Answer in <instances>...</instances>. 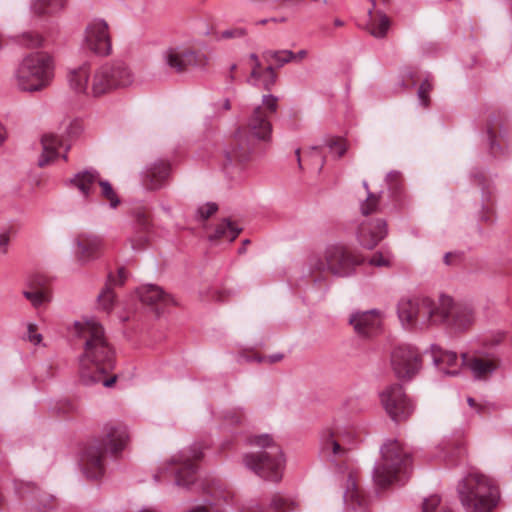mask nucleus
<instances>
[{
    "mask_svg": "<svg viewBox=\"0 0 512 512\" xmlns=\"http://www.w3.org/2000/svg\"><path fill=\"white\" fill-rule=\"evenodd\" d=\"M462 364L466 366L475 379L485 380L490 377L499 367V362L494 357L469 356L466 353L461 355Z\"/></svg>",
    "mask_w": 512,
    "mask_h": 512,
    "instance_id": "nucleus-21",
    "label": "nucleus"
},
{
    "mask_svg": "<svg viewBox=\"0 0 512 512\" xmlns=\"http://www.w3.org/2000/svg\"><path fill=\"white\" fill-rule=\"evenodd\" d=\"M256 141V139L247 134L245 129H240L225 150V156L228 162L243 163L248 161L254 151Z\"/></svg>",
    "mask_w": 512,
    "mask_h": 512,
    "instance_id": "nucleus-18",
    "label": "nucleus"
},
{
    "mask_svg": "<svg viewBox=\"0 0 512 512\" xmlns=\"http://www.w3.org/2000/svg\"><path fill=\"white\" fill-rule=\"evenodd\" d=\"M66 0H35L31 9L38 15L51 13L64 7Z\"/></svg>",
    "mask_w": 512,
    "mask_h": 512,
    "instance_id": "nucleus-31",
    "label": "nucleus"
},
{
    "mask_svg": "<svg viewBox=\"0 0 512 512\" xmlns=\"http://www.w3.org/2000/svg\"><path fill=\"white\" fill-rule=\"evenodd\" d=\"M163 60L169 68L177 73H185L192 68H203L208 63V59L204 54L181 47L165 50L163 52Z\"/></svg>",
    "mask_w": 512,
    "mask_h": 512,
    "instance_id": "nucleus-16",
    "label": "nucleus"
},
{
    "mask_svg": "<svg viewBox=\"0 0 512 512\" xmlns=\"http://www.w3.org/2000/svg\"><path fill=\"white\" fill-rule=\"evenodd\" d=\"M102 441L87 445L80 457V466L89 479L100 478L105 471V452L116 455L124 450L129 441L127 427L120 423H108L104 427Z\"/></svg>",
    "mask_w": 512,
    "mask_h": 512,
    "instance_id": "nucleus-3",
    "label": "nucleus"
},
{
    "mask_svg": "<svg viewBox=\"0 0 512 512\" xmlns=\"http://www.w3.org/2000/svg\"><path fill=\"white\" fill-rule=\"evenodd\" d=\"M398 178H399V173L395 172V171L388 173L386 176V179L389 183H392L393 181H397Z\"/></svg>",
    "mask_w": 512,
    "mask_h": 512,
    "instance_id": "nucleus-57",
    "label": "nucleus"
},
{
    "mask_svg": "<svg viewBox=\"0 0 512 512\" xmlns=\"http://www.w3.org/2000/svg\"><path fill=\"white\" fill-rule=\"evenodd\" d=\"M53 78V63L48 54L34 53L26 56L16 71L19 89L33 92L49 85Z\"/></svg>",
    "mask_w": 512,
    "mask_h": 512,
    "instance_id": "nucleus-8",
    "label": "nucleus"
},
{
    "mask_svg": "<svg viewBox=\"0 0 512 512\" xmlns=\"http://www.w3.org/2000/svg\"><path fill=\"white\" fill-rule=\"evenodd\" d=\"M263 73V76L265 75H270V76H277L275 70H274V67L272 65H268L264 71L262 72Z\"/></svg>",
    "mask_w": 512,
    "mask_h": 512,
    "instance_id": "nucleus-58",
    "label": "nucleus"
},
{
    "mask_svg": "<svg viewBox=\"0 0 512 512\" xmlns=\"http://www.w3.org/2000/svg\"><path fill=\"white\" fill-rule=\"evenodd\" d=\"M202 449L200 444H193L189 449L174 455L160 466L159 471L154 475L155 482L161 480L162 474L171 472L175 475L177 486L189 487L196 479L197 467L194 462L202 458Z\"/></svg>",
    "mask_w": 512,
    "mask_h": 512,
    "instance_id": "nucleus-10",
    "label": "nucleus"
},
{
    "mask_svg": "<svg viewBox=\"0 0 512 512\" xmlns=\"http://www.w3.org/2000/svg\"><path fill=\"white\" fill-rule=\"evenodd\" d=\"M9 241L10 237L7 232L0 233V254H5L7 252Z\"/></svg>",
    "mask_w": 512,
    "mask_h": 512,
    "instance_id": "nucleus-52",
    "label": "nucleus"
},
{
    "mask_svg": "<svg viewBox=\"0 0 512 512\" xmlns=\"http://www.w3.org/2000/svg\"><path fill=\"white\" fill-rule=\"evenodd\" d=\"M170 174V164L157 160L145 167L141 173L142 186L149 191L163 188Z\"/></svg>",
    "mask_w": 512,
    "mask_h": 512,
    "instance_id": "nucleus-19",
    "label": "nucleus"
},
{
    "mask_svg": "<svg viewBox=\"0 0 512 512\" xmlns=\"http://www.w3.org/2000/svg\"><path fill=\"white\" fill-rule=\"evenodd\" d=\"M218 209L215 203H206L198 208V214L201 219L206 220L212 216Z\"/></svg>",
    "mask_w": 512,
    "mask_h": 512,
    "instance_id": "nucleus-46",
    "label": "nucleus"
},
{
    "mask_svg": "<svg viewBox=\"0 0 512 512\" xmlns=\"http://www.w3.org/2000/svg\"><path fill=\"white\" fill-rule=\"evenodd\" d=\"M276 80H277V76L265 75V76H262L261 82L263 84L264 89L269 91L275 85Z\"/></svg>",
    "mask_w": 512,
    "mask_h": 512,
    "instance_id": "nucleus-51",
    "label": "nucleus"
},
{
    "mask_svg": "<svg viewBox=\"0 0 512 512\" xmlns=\"http://www.w3.org/2000/svg\"><path fill=\"white\" fill-rule=\"evenodd\" d=\"M452 307V298L441 296L436 303L427 297L401 299L398 303V317L406 329H423L445 322Z\"/></svg>",
    "mask_w": 512,
    "mask_h": 512,
    "instance_id": "nucleus-4",
    "label": "nucleus"
},
{
    "mask_svg": "<svg viewBox=\"0 0 512 512\" xmlns=\"http://www.w3.org/2000/svg\"><path fill=\"white\" fill-rule=\"evenodd\" d=\"M462 257V253L460 252H447L444 255V263L446 265H454L456 264Z\"/></svg>",
    "mask_w": 512,
    "mask_h": 512,
    "instance_id": "nucleus-49",
    "label": "nucleus"
},
{
    "mask_svg": "<svg viewBox=\"0 0 512 512\" xmlns=\"http://www.w3.org/2000/svg\"><path fill=\"white\" fill-rule=\"evenodd\" d=\"M243 417H244L243 412L241 410H239V415L236 416L235 419H234V417H232L231 422L232 423H240L242 421Z\"/></svg>",
    "mask_w": 512,
    "mask_h": 512,
    "instance_id": "nucleus-60",
    "label": "nucleus"
},
{
    "mask_svg": "<svg viewBox=\"0 0 512 512\" xmlns=\"http://www.w3.org/2000/svg\"><path fill=\"white\" fill-rule=\"evenodd\" d=\"M74 243L76 246L75 257L81 264L97 259L103 248V239L93 233H79L75 237Z\"/></svg>",
    "mask_w": 512,
    "mask_h": 512,
    "instance_id": "nucleus-17",
    "label": "nucleus"
},
{
    "mask_svg": "<svg viewBox=\"0 0 512 512\" xmlns=\"http://www.w3.org/2000/svg\"><path fill=\"white\" fill-rule=\"evenodd\" d=\"M28 339L30 342L34 344H38L42 340L41 334H37L35 331V326L32 324L28 325Z\"/></svg>",
    "mask_w": 512,
    "mask_h": 512,
    "instance_id": "nucleus-50",
    "label": "nucleus"
},
{
    "mask_svg": "<svg viewBox=\"0 0 512 512\" xmlns=\"http://www.w3.org/2000/svg\"><path fill=\"white\" fill-rule=\"evenodd\" d=\"M460 502L467 512H491L497 504L498 490L486 475L471 472L457 486Z\"/></svg>",
    "mask_w": 512,
    "mask_h": 512,
    "instance_id": "nucleus-6",
    "label": "nucleus"
},
{
    "mask_svg": "<svg viewBox=\"0 0 512 512\" xmlns=\"http://www.w3.org/2000/svg\"><path fill=\"white\" fill-rule=\"evenodd\" d=\"M249 443L260 447L262 450L245 454L243 457L244 465L259 477L278 482L282 477L285 463L281 447L274 443L268 434L253 436L249 439Z\"/></svg>",
    "mask_w": 512,
    "mask_h": 512,
    "instance_id": "nucleus-5",
    "label": "nucleus"
},
{
    "mask_svg": "<svg viewBox=\"0 0 512 512\" xmlns=\"http://www.w3.org/2000/svg\"><path fill=\"white\" fill-rule=\"evenodd\" d=\"M362 262L363 259L349 248L335 244L326 248L323 258H313L310 267L313 271H327L337 277H348Z\"/></svg>",
    "mask_w": 512,
    "mask_h": 512,
    "instance_id": "nucleus-9",
    "label": "nucleus"
},
{
    "mask_svg": "<svg viewBox=\"0 0 512 512\" xmlns=\"http://www.w3.org/2000/svg\"><path fill=\"white\" fill-rule=\"evenodd\" d=\"M57 506V499L55 496L48 493H41L37 500L36 508L40 512H46L54 509Z\"/></svg>",
    "mask_w": 512,
    "mask_h": 512,
    "instance_id": "nucleus-39",
    "label": "nucleus"
},
{
    "mask_svg": "<svg viewBox=\"0 0 512 512\" xmlns=\"http://www.w3.org/2000/svg\"><path fill=\"white\" fill-rule=\"evenodd\" d=\"M465 452L464 445L462 443H458L455 445L452 451L447 452V456L449 457H460Z\"/></svg>",
    "mask_w": 512,
    "mask_h": 512,
    "instance_id": "nucleus-54",
    "label": "nucleus"
},
{
    "mask_svg": "<svg viewBox=\"0 0 512 512\" xmlns=\"http://www.w3.org/2000/svg\"><path fill=\"white\" fill-rule=\"evenodd\" d=\"M134 73L122 60L108 61L93 71L89 63L71 69L68 82L72 90L92 97H101L134 83Z\"/></svg>",
    "mask_w": 512,
    "mask_h": 512,
    "instance_id": "nucleus-2",
    "label": "nucleus"
},
{
    "mask_svg": "<svg viewBox=\"0 0 512 512\" xmlns=\"http://www.w3.org/2000/svg\"><path fill=\"white\" fill-rule=\"evenodd\" d=\"M295 507L296 503L293 500L282 495H275L270 504L273 512H290L295 510Z\"/></svg>",
    "mask_w": 512,
    "mask_h": 512,
    "instance_id": "nucleus-35",
    "label": "nucleus"
},
{
    "mask_svg": "<svg viewBox=\"0 0 512 512\" xmlns=\"http://www.w3.org/2000/svg\"><path fill=\"white\" fill-rule=\"evenodd\" d=\"M369 264L377 267H388L391 265L390 254L375 253L369 260Z\"/></svg>",
    "mask_w": 512,
    "mask_h": 512,
    "instance_id": "nucleus-44",
    "label": "nucleus"
},
{
    "mask_svg": "<svg viewBox=\"0 0 512 512\" xmlns=\"http://www.w3.org/2000/svg\"><path fill=\"white\" fill-rule=\"evenodd\" d=\"M451 319V326L456 330H464L468 328L474 321V311L469 305H454L452 302L451 310L445 321Z\"/></svg>",
    "mask_w": 512,
    "mask_h": 512,
    "instance_id": "nucleus-26",
    "label": "nucleus"
},
{
    "mask_svg": "<svg viewBox=\"0 0 512 512\" xmlns=\"http://www.w3.org/2000/svg\"><path fill=\"white\" fill-rule=\"evenodd\" d=\"M306 56H307V51H306V50H300L299 52H297V53L295 54V60H296V59H299V60H300V59H303V58H305Z\"/></svg>",
    "mask_w": 512,
    "mask_h": 512,
    "instance_id": "nucleus-62",
    "label": "nucleus"
},
{
    "mask_svg": "<svg viewBox=\"0 0 512 512\" xmlns=\"http://www.w3.org/2000/svg\"><path fill=\"white\" fill-rule=\"evenodd\" d=\"M381 457L373 469L374 483L386 488L394 482L402 481L401 474L407 475L410 455L397 440H387L380 448Z\"/></svg>",
    "mask_w": 512,
    "mask_h": 512,
    "instance_id": "nucleus-7",
    "label": "nucleus"
},
{
    "mask_svg": "<svg viewBox=\"0 0 512 512\" xmlns=\"http://www.w3.org/2000/svg\"><path fill=\"white\" fill-rule=\"evenodd\" d=\"M370 21L368 23V30L376 38H383L386 36L390 26V20L385 14L378 16L372 15V10H369Z\"/></svg>",
    "mask_w": 512,
    "mask_h": 512,
    "instance_id": "nucleus-30",
    "label": "nucleus"
},
{
    "mask_svg": "<svg viewBox=\"0 0 512 512\" xmlns=\"http://www.w3.org/2000/svg\"><path fill=\"white\" fill-rule=\"evenodd\" d=\"M380 322V313L375 309L353 313L349 318L355 332L362 337L373 335L378 330Z\"/></svg>",
    "mask_w": 512,
    "mask_h": 512,
    "instance_id": "nucleus-22",
    "label": "nucleus"
},
{
    "mask_svg": "<svg viewBox=\"0 0 512 512\" xmlns=\"http://www.w3.org/2000/svg\"><path fill=\"white\" fill-rule=\"evenodd\" d=\"M188 512H219V511L213 509L211 506L198 505V506L191 508Z\"/></svg>",
    "mask_w": 512,
    "mask_h": 512,
    "instance_id": "nucleus-56",
    "label": "nucleus"
},
{
    "mask_svg": "<svg viewBox=\"0 0 512 512\" xmlns=\"http://www.w3.org/2000/svg\"><path fill=\"white\" fill-rule=\"evenodd\" d=\"M433 364L444 374L455 376L458 374V356L453 351L442 349L438 345L430 346Z\"/></svg>",
    "mask_w": 512,
    "mask_h": 512,
    "instance_id": "nucleus-24",
    "label": "nucleus"
},
{
    "mask_svg": "<svg viewBox=\"0 0 512 512\" xmlns=\"http://www.w3.org/2000/svg\"><path fill=\"white\" fill-rule=\"evenodd\" d=\"M223 107H224L225 110H230L231 104H230V101L228 99H226L224 101Z\"/></svg>",
    "mask_w": 512,
    "mask_h": 512,
    "instance_id": "nucleus-64",
    "label": "nucleus"
},
{
    "mask_svg": "<svg viewBox=\"0 0 512 512\" xmlns=\"http://www.w3.org/2000/svg\"><path fill=\"white\" fill-rule=\"evenodd\" d=\"M378 205L379 197L372 192H368L366 200L361 204V212L363 215H369L377 210Z\"/></svg>",
    "mask_w": 512,
    "mask_h": 512,
    "instance_id": "nucleus-41",
    "label": "nucleus"
},
{
    "mask_svg": "<svg viewBox=\"0 0 512 512\" xmlns=\"http://www.w3.org/2000/svg\"><path fill=\"white\" fill-rule=\"evenodd\" d=\"M83 47L98 56H107L111 53V37L105 20L96 18L87 24Z\"/></svg>",
    "mask_w": 512,
    "mask_h": 512,
    "instance_id": "nucleus-15",
    "label": "nucleus"
},
{
    "mask_svg": "<svg viewBox=\"0 0 512 512\" xmlns=\"http://www.w3.org/2000/svg\"><path fill=\"white\" fill-rule=\"evenodd\" d=\"M247 35V30L243 27H234L227 30H224L220 34V38L222 39H239L243 38Z\"/></svg>",
    "mask_w": 512,
    "mask_h": 512,
    "instance_id": "nucleus-45",
    "label": "nucleus"
},
{
    "mask_svg": "<svg viewBox=\"0 0 512 512\" xmlns=\"http://www.w3.org/2000/svg\"><path fill=\"white\" fill-rule=\"evenodd\" d=\"M147 242V237L143 234H140L138 236L132 237L130 239L131 248L133 250H139L142 247H144L145 243Z\"/></svg>",
    "mask_w": 512,
    "mask_h": 512,
    "instance_id": "nucleus-48",
    "label": "nucleus"
},
{
    "mask_svg": "<svg viewBox=\"0 0 512 512\" xmlns=\"http://www.w3.org/2000/svg\"><path fill=\"white\" fill-rule=\"evenodd\" d=\"M278 98L274 95H264L262 104L255 107L247 122V134L257 141L269 140L272 133L270 117L276 113Z\"/></svg>",
    "mask_w": 512,
    "mask_h": 512,
    "instance_id": "nucleus-12",
    "label": "nucleus"
},
{
    "mask_svg": "<svg viewBox=\"0 0 512 512\" xmlns=\"http://www.w3.org/2000/svg\"><path fill=\"white\" fill-rule=\"evenodd\" d=\"M138 295L143 304L152 307L155 311L174 304L172 296L156 285L149 284L141 287Z\"/></svg>",
    "mask_w": 512,
    "mask_h": 512,
    "instance_id": "nucleus-23",
    "label": "nucleus"
},
{
    "mask_svg": "<svg viewBox=\"0 0 512 512\" xmlns=\"http://www.w3.org/2000/svg\"><path fill=\"white\" fill-rule=\"evenodd\" d=\"M110 277L112 278V285H121L124 283V281L126 279V271L123 267L119 268L118 269V279H115V277L112 275H110L109 278Z\"/></svg>",
    "mask_w": 512,
    "mask_h": 512,
    "instance_id": "nucleus-53",
    "label": "nucleus"
},
{
    "mask_svg": "<svg viewBox=\"0 0 512 512\" xmlns=\"http://www.w3.org/2000/svg\"><path fill=\"white\" fill-rule=\"evenodd\" d=\"M386 235L387 224L384 219L364 221L358 229V241L366 249H373Z\"/></svg>",
    "mask_w": 512,
    "mask_h": 512,
    "instance_id": "nucleus-20",
    "label": "nucleus"
},
{
    "mask_svg": "<svg viewBox=\"0 0 512 512\" xmlns=\"http://www.w3.org/2000/svg\"><path fill=\"white\" fill-rule=\"evenodd\" d=\"M41 143L43 151L38 161L40 167L47 165L50 161L58 157L59 148L65 147L66 150L68 149V146L54 134H45L41 139Z\"/></svg>",
    "mask_w": 512,
    "mask_h": 512,
    "instance_id": "nucleus-27",
    "label": "nucleus"
},
{
    "mask_svg": "<svg viewBox=\"0 0 512 512\" xmlns=\"http://www.w3.org/2000/svg\"><path fill=\"white\" fill-rule=\"evenodd\" d=\"M343 497L347 507L352 510L364 508L367 504L366 498L362 495L355 479L351 476L347 479L346 490Z\"/></svg>",
    "mask_w": 512,
    "mask_h": 512,
    "instance_id": "nucleus-28",
    "label": "nucleus"
},
{
    "mask_svg": "<svg viewBox=\"0 0 512 512\" xmlns=\"http://www.w3.org/2000/svg\"><path fill=\"white\" fill-rule=\"evenodd\" d=\"M356 432L351 427L334 426L325 428L319 437V451L322 457L332 462L348 457L356 446Z\"/></svg>",
    "mask_w": 512,
    "mask_h": 512,
    "instance_id": "nucleus-11",
    "label": "nucleus"
},
{
    "mask_svg": "<svg viewBox=\"0 0 512 512\" xmlns=\"http://www.w3.org/2000/svg\"><path fill=\"white\" fill-rule=\"evenodd\" d=\"M242 231L235 223L229 219H223L215 229L214 234L210 235V240H227L229 242L234 241L239 233Z\"/></svg>",
    "mask_w": 512,
    "mask_h": 512,
    "instance_id": "nucleus-29",
    "label": "nucleus"
},
{
    "mask_svg": "<svg viewBox=\"0 0 512 512\" xmlns=\"http://www.w3.org/2000/svg\"><path fill=\"white\" fill-rule=\"evenodd\" d=\"M263 57L266 61L273 60L277 63L278 67L295 60V53L291 50H265Z\"/></svg>",
    "mask_w": 512,
    "mask_h": 512,
    "instance_id": "nucleus-32",
    "label": "nucleus"
},
{
    "mask_svg": "<svg viewBox=\"0 0 512 512\" xmlns=\"http://www.w3.org/2000/svg\"><path fill=\"white\" fill-rule=\"evenodd\" d=\"M380 399L386 413L395 422L406 420L414 411V405L401 385L388 386L381 392Z\"/></svg>",
    "mask_w": 512,
    "mask_h": 512,
    "instance_id": "nucleus-13",
    "label": "nucleus"
},
{
    "mask_svg": "<svg viewBox=\"0 0 512 512\" xmlns=\"http://www.w3.org/2000/svg\"><path fill=\"white\" fill-rule=\"evenodd\" d=\"M100 174L97 170L90 168L76 173L68 180L70 186L76 188L84 198H88L92 193L95 184H98Z\"/></svg>",
    "mask_w": 512,
    "mask_h": 512,
    "instance_id": "nucleus-25",
    "label": "nucleus"
},
{
    "mask_svg": "<svg viewBox=\"0 0 512 512\" xmlns=\"http://www.w3.org/2000/svg\"><path fill=\"white\" fill-rule=\"evenodd\" d=\"M422 512H452L446 506L440 505V498L437 495L424 500Z\"/></svg>",
    "mask_w": 512,
    "mask_h": 512,
    "instance_id": "nucleus-38",
    "label": "nucleus"
},
{
    "mask_svg": "<svg viewBox=\"0 0 512 512\" xmlns=\"http://www.w3.org/2000/svg\"><path fill=\"white\" fill-rule=\"evenodd\" d=\"M329 151L335 155L336 158H341L347 151L348 145L346 141L339 137L330 138L325 142Z\"/></svg>",
    "mask_w": 512,
    "mask_h": 512,
    "instance_id": "nucleus-37",
    "label": "nucleus"
},
{
    "mask_svg": "<svg viewBox=\"0 0 512 512\" xmlns=\"http://www.w3.org/2000/svg\"><path fill=\"white\" fill-rule=\"evenodd\" d=\"M112 278L110 277L108 283L102 292L98 295V303L102 309L108 311L113 307L115 294L112 290Z\"/></svg>",
    "mask_w": 512,
    "mask_h": 512,
    "instance_id": "nucleus-36",
    "label": "nucleus"
},
{
    "mask_svg": "<svg viewBox=\"0 0 512 512\" xmlns=\"http://www.w3.org/2000/svg\"><path fill=\"white\" fill-rule=\"evenodd\" d=\"M250 60L256 61V65H253L249 78L247 82L251 85L256 86L262 79L263 73L261 71V62L258 58V55L255 53H251L249 55Z\"/></svg>",
    "mask_w": 512,
    "mask_h": 512,
    "instance_id": "nucleus-40",
    "label": "nucleus"
},
{
    "mask_svg": "<svg viewBox=\"0 0 512 512\" xmlns=\"http://www.w3.org/2000/svg\"><path fill=\"white\" fill-rule=\"evenodd\" d=\"M42 42V36L34 32H25L20 37V43L28 48L39 47Z\"/></svg>",
    "mask_w": 512,
    "mask_h": 512,
    "instance_id": "nucleus-42",
    "label": "nucleus"
},
{
    "mask_svg": "<svg viewBox=\"0 0 512 512\" xmlns=\"http://www.w3.org/2000/svg\"><path fill=\"white\" fill-rule=\"evenodd\" d=\"M98 185L101 190V196L109 202L111 208H116L120 204V199L110 182L100 178Z\"/></svg>",
    "mask_w": 512,
    "mask_h": 512,
    "instance_id": "nucleus-33",
    "label": "nucleus"
},
{
    "mask_svg": "<svg viewBox=\"0 0 512 512\" xmlns=\"http://www.w3.org/2000/svg\"><path fill=\"white\" fill-rule=\"evenodd\" d=\"M73 333L84 341V352L79 357L81 382L87 386L102 383L105 387H111L116 376L105 378V374L114 367V352L102 325L94 318L76 321Z\"/></svg>",
    "mask_w": 512,
    "mask_h": 512,
    "instance_id": "nucleus-1",
    "label": "nucleus"
},
{
    "mask_svg": "<svg viewBox=\"0 0 512 512\" xmlns=\"http://www.w3.org/2000/svg\"><path fill=\"white\" fill-rule=\"evenodd\" d=\"M487 133H488V136H489L491 152L493 154H496V150L500 149V148H499V145H497L496 142H495V135H494V133L492 131V128H488Z\"/></svg>",
    "mask_w": 512,
    "mask_h": 512,
    "instance_id": "nucleus-55",
    "label": "nucleus"
},
{
    "mask_svg": "<svg viewBox=\"0 0 512 512\" xmlns=\"http://www.w3.org/2000/svg\"><path fill=\"white\" fill-rule=\"evenodd\" d=\"M467 403L470 407L475 408L477 406L475 400L472 397H468Z\"/></svg>",
    "mask_w": 512,
    "mask_h": 512,
    "instance_id": "nucleus-63",
    "label": "nucleus"
},
{
    "mask_svg": "<svg viewBox=\"0 0 512 512\" xmlns=\"http://www.w3.org/2000/svg\"><path fill=\"white\" fill-rule=\"evenodd\" d=\"M391 366L400 379H411L422 366L420 353L410 345H399L391 352Z\"/></svg>",
    "mask_w": 512,
    "mask_h": 512,
    "instance_id": "nucleus-14",
    "label": "nucleus"
},
{
    "mask_svg": "<svg viewBox=\"0 0 512 512\" xmlns=\"http://www.w3.org/2000/svg\"><path fill=\"white\" fill-rule=\"evenodd\" d=\"M6 138V130L2 124H0V144L3 143V141Z\"/></svg>",
    "mask_w": 512,
    "mask_h": 512,
    "instance_id": "nucleus-61",
    "label": "nucleus"
},
{
    "mask_svg": "<svg viewBox=\"0 0 512 512\" xmlns=\"http://www.w3.org/2000/svg\"><path fill=\"white\" fill-rule=\"evenodd\" d=\"M432 90V84L428 79H425L419 86L417 95L421 105L424 107L429 106L430 98L429 93Z\"/></svg>",
    "mask_w": 512,
    "mask_h": 512,
    "instance_id": "nucleus-43",
    "label": "nucleus"
},
{
    "mask_svg": "<svg viewBox=\"0 0 512 512\" xmlns=\"http://www.w3.org/2000/svg\"><path fill=\"white\" fill-rule=\"evenodd\" d=\"M282 358H283V355H282V354H280V353L273 354V355H270V356H269V360H270V362H271V363L278 362V361H280Z\"/></svg>",
    "mask_w": 512,
    "mask_h": 512,
    "instance_id": "nucleus-59",
    "label": "nucleus"
},
{
    "mask_svg": "<svg viewBox=\"0 0 512 512\" xmlns=\"http://www.w3.org/2000/svg\"><path fill=\"white\" fill-rule=\"evenodd\" d=\"M136 223L139 229L143 232L147 231L149 228V217L145 212H137L136 214Z\"/></svg>",
    "mask_w": 512,
    "mask_h": 512,
    "instance_id": "nucleus-47",
    "label": "nucleus"
},
{
    "mask_svg": "<svg viewBox=\"0 0 512 512\" xmlns=\"http://www.w3.org/2000/svg\"><path fill=\"white\" fill-rule=\"evenodd\" d=\"M23 295L35 308L50 301L49 293L44 289L24 290Z\"/></svg>",
    "mask_w": 512,
    "mask_h": 512,
    "instance_id": "nucleus-34",
    "label": "nucleus"
}]
</instances>
